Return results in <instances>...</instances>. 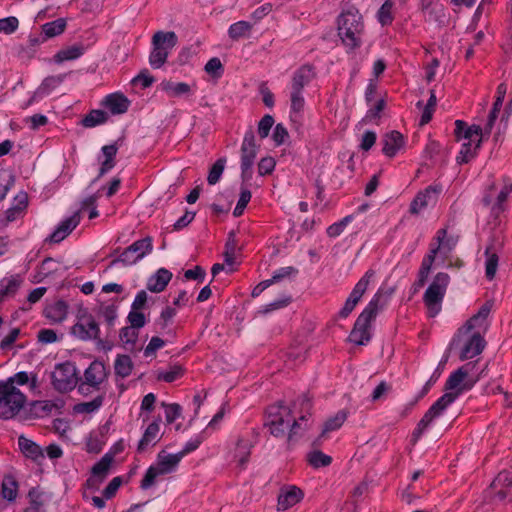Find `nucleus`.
Instances as JSON below:
<instances>
[{
  "instance_id": "1",
  "label": "nucleus",
  "mask_w": 512,
  "mask_h": 512,
  "mask_svg": "<svg viewBox=\"0 0 512 512\" xmlns=\"http://www.w3.org/2000/svg\"><path fill=\"white\" fill-rule=\"evenodd\" d=\"M474 365L467 363L456 371H454L445 383L446 390H455L453 392H446L443 394L424 414L422 419L418 422L417 427L412 433L411 441L415 444L418 439L422 436L424 431L432 424V422L440 417L447 407L452 404L456 398L464 391L471 389L472 386L478 381V378L469 382H464L469 371Z\"/></svg>"
},
{
  "instance_id": "2",
  "label": "nucleus",
  "mask_w": 512,
  "mask_h": 512,
  "mask_svg": "<svg viewBox=\"0 0 512 512\" xmlns=\"http://www.w3.org/2000/svg\"><path fill=\"white\" fill-rule=\"evenodd\" d=\"M337 24L338 35L343 44L350 49L360 47L364 23L358 10L350 8L342 12L338 17Z\"/></svg>"
},
{
  "instance_id": "3",
  "label": "nucleus",
  "mask_w": 512,
  "mask_h": 512,
  "mask_svg": "<svg viewBox=\"0 0 512 512\" xmlns=\"http://www.w3.org/2000/svg\"><path fill=\"white\" fill-rule=\"evenodd\" d=\"M382 294L378 291L365 309L361 312L355 321L354 327L349 335V341L356 345H365L371 339L370 326L375 319L378 311L383 307L384 303H380Z\"/></svg>"
},
{
  "instance_id": "4",
  "label": "nucleus",
  "mask_w": 512,
  "mask_h": 512,
  "mask_svg": "<svg viewBox=\"0 0 512 512\" xmlns=\"http://www.w3.org/2000/svg\"><path fill=\"white\" fill-rule=\"evenodd\" d=\"M450 276L445 272H438L429 284L423 295V302L427 307L428 316L433 318L439 314L442 308V301L445 297Z\"/></svg>"
},
{
  "instance_id": "5",
  "label": "nucleus",
  "mask_w": 512,
  "mask_h": 512,
  "mask_svg": "<svg viewBox=\"0 0 512 512\" xmlns=\"http://www.w3.org/2000/svg\"><path fill=\"white\" fill-rule=\"evenodd\" d=\"M26 396L11 383L0 382V418L9 420L16 417L26 403Z\"/></svg>"
},
{
  "instance_id": "6",
  "label": "nucleus",
  "mask_w": 512,
  "mask_h": 512,
  "mask_svg": "<svg viewBox=\"0 0 512 512\" xmlns=\"http://www.w3.org/2000/svg\"><path fill=\"white\" fill-rule=\"evenodd\" d=\"M292 420L291 408L281 404L267 408L264 426L274 437H284Z\"/></svg>"
},
{
  "instance_id": "7",
  "label": "nucleus",
  "mask_w": 512,
  "mask_h": 512,
  "mask_svg": "<svg viewBox=\"0 0 512 512\" xmlns=\"http://www.w3.org/2000/svg\"><path fill=\"white\" fill-rule=\"evenodd\" d=\"M71 334L82 341L97 340L103 348L104 341L100 339L99 324L86 309L79 310L77 322L71 328Z\"/></svg>"
},
{
  "instance_id": "8",
  "label": "nucleus",
  "mask_w": 512,
  "mask_h": 512,
  "mask_svg": "<svg viewBox=\"0 0 512 512\" xmlns=\"http://www.w3.org/2000/svg\"><path fill=\"white\" fill-rule=\"evenodd\" d=\"M258 149L259 146L256 144L254 132L252 130L247 131L241 145V178L244 183L252 179L253 165Z\"/></svg>"
},
{
  "instance_id": "9",
  "label": "nucleus",
  "mask_w": 512,
  "mask_h": 512,
  "mask_svg": "<svg viewBox=\"0 0 512 512\" xmlns=\"http://www.w3.org/2000/svg\"><path fill=\"white\" fill-rule=\"evenodd\" d=\"M53 387L59 392H68L73 390L77 383V369L71 362L57 364L52 373Z\"/></svg>"
},
{
  "instance_id": "10",
  "label": "nucleus",
  "mask_w": 512,
  "mask_h": 512,
  "mask_svg": "<svg viewBox=\"0 0 512 512\" xmlns=\"http://www.w3.org/2000/svg\"><path fill=\"white\" fill-rule=\"evenodd\" d=\"M153 249L152 238L147 236L143 239L137 240L130 246L124 249L117 259H114L110 266L115 265L118 262L124 265H133L145 255L149 254Z\"/></svg>"
},
{
  "instance_id": "11",
  "label": "nucleus",
  "mask_w": 512,
  "mask_h": 512,
  "mask_svg": "<svg viewBox=\"0 0 512 512\" xmlns=\"http://www.w3.org/2000/svg\"><path fill=\"white\" fill-rule=\"evenodd\" d=\"M375 272L369 269L365 275L356 283L349 297L347 298L343 308L339 312V316L342 318L348 317V315L354 310L357 303L362 298L363 294L367 290L370 280L374 277Z\"/></svg>"
},
{
  "instance_id": "12",
  "label": "nucleus",
  "mask_w": 512,
  "mask_h": 512,
  "mask_svg": "<svg viewBox=\"0 0 512 512\" xmlns=\"http://www.w3.org/2000/svg\"><path fill=\"white\" fill-rule=\"evenodd\" d=\"M304 498V492L295 485H286L280 489L277 499V509L286 511L301 502Z\"/></svg>"
},
{
  "instance_id": "13",
  "label": "nucleus",
  "mask_w": 512,
  "mask_h": 512,
  "mask_svg": "<svg viewBox=\"0 0 512 512\" xmlns=\"http://www.w3.org/2000/svg\"><path fill=\"white\" fill-rule=\"evenodd\" d=\"M440 192V186H428L423 191H420L410 204V213L418 214L429 205L435 204Z\"/></svg>"
},
{
  "instance_id": "14",
  "label": "nucleus",
  "mask_w": 512,
  "mask_h": 512,
  "mask_svg": "<svg viewBox=\"0 0 512 512\" xmlns=\"http://www.w3.org/2000/svg\"><path fill=\"white\" fill-rule=\"evenodd\" d=\"M112 461V456L106 454L92 467V475L86 481V486L88 488L95 490L99 488L100 484L105 480L109 473Z\"/></svg>"
},
{
  "instance_id": "15",
  "label": "nucleus",
  "mask_w": 512,
  "mask_h": 512,
  "mask_svg": "<svg viewBox=\"0 0 512 512\" xmlns=\"http://www.w3.org/2000/svg\"><path fill=\"white\" fill-rule=\"evenodd\" d=\"M501 248L502 243L497 241L495 236H492L489 244L485 249V275L489 280H492L495 277L499 261L498 252L501 250Z\"/></svg>"
},
{
  "instance_id": "16",
  "label": "nucleus",
  "mask_w": 512,
  "mask_h": 512,
  "mask_svg": "<svg viewBox=\"0 0 512 512\" xmlns=\"http://www.w3.org/2000/svg\"><path fill=\"white\" fill-rule=\"evenodd\" d=\"M485 347L486 341L484 337L479 332H474L464 342L459 358L462 361L472 359L481 354Z\"/></svg>"
},
{
  "instance_id": "17",
  "label": "nucleus",
  "mask_w": 512,
  "mask_h": 512,
  "mask_svg": "<svg viewBox=\"0 0 512 512\" xmlns=\"http://www.w3.org/2000/svg\"><path fill=\"white\" fill-rule=\"evenodd\" d=\"M106 367L103 362L95 360L84 371V382L88 383L94 390H99L100 385L107 378Z\"/></svg>"
},
{
  "instance_id": "18",
  "label": "nucleus",
  "mask_w": 512,
  "mask_h": 512,
  "mask_svg": "<svg viewBox=\"0 0 512 512\" xmlns=\"http://www.w3.org/2000/svg\"><path fill=\"white\" fill-rule=\"evenodd\" d=\"M447 236V230L442 228L438 230L435 240L437 241V245L430 249L429 254L424 257L421 263V267L418 272V277L423 278L425 280L428 279L429 273L431 271V267L435 261L437 253L440 251V247L443 243V239Z\"/></svg>"
},
{
  "instance_id": "19",
  "label": "nucleus",
  "mask_w": 512,
  "mask_h": 512,
  "mask_svg": "<svg viewBox=\"0 0 512 512\" xmlns=\"http://www.w3.org/2000/svg\"><path fill=\"white\" fill-rule=\"evenodd\" d=\"M316 76L315 68L311 64L300 66L292 76L291 90L302 92L303 88L308 85Z\"/></svg>"
},
{
  "instance_id": "20",
  "label": "nucleus",
  "mask_w": 512,
  "mask_h": 512,
  "mask_svg": "<svg viewBox=\"0 0 512 512\" xmlns=\"http://www.w3.org/2000/svg\"><path fill=\"white\" fill-rule=\"evenodd\" d=\"M79 222L80 211H77L58 225L54 232L49 236V241L51 243L61 242L77 227Z\"/></svg>"
},
{
  "instance_id": "21",
  "label": "nucleus",
  "mask_w": 512,
  "mask_h": 512,
  "mask_svg": "<svg viewBox=\"0 0 512 512\" xmlns=\"http://www.w3.org/2000/svg\"><path fill=\"white\" fill-rule=\"evenodd\" d=\"M491 487L496 490V496L500 500L506 498L512 500V476L509 472H500L493 480Z\"/></svg>"
},
{
  "instance_id": "22",
  "label": "nucleus",
  "mask_w": 512,
  "mask_h": 512,
  "mask_svg": "<svg viewBox=\"0 0 512 512\" xmlns=\"http://www.w3.org/2000/svg\"><path fill=\"white\" fill-rule=\"evenodd\" d=\"M383 153L388 157H394L396 153L404 146V137L398 131L386 133L382 138Z\"/></svg>"
},
{
  "instance_id": "23",
  "label": "nucleus",
  "mask_w": 512,
  "mask_h": 512,
  "mask_svg": "<svg viewBox=\"0 0 512 512\" xmlns=\"http://www.w3.org/2000/svg\"><path fill=\"white\" fill-rule=\"evenodd\" d=\"M159 424L157 421H153L148 425L146 428L142 438L140 439L137 451L138 453L145 452L149 447L155 446L158 441L161 439V436L159 435Z\"/></svg>"
},
{
  "instance_id": "24",
  "label": "nucleus",
  "mask_w": 512,
  "mask_h": 512,
  "mask_svg": "<svg viewBox=\"0 0 512 512\" xmlns=\"http://www.w3.org/2000/svg\"><path fill=\"white\" fill-rule=\"evenodd\" d=\"M103 105L114 115L124 114L130 105V101L121 93H112L103 100Z\"/></svg>"
},
{
  "instance_id": "25",
  "label": "nucleus",
  "mask_w": 512,
  "mask_h": 512,
  "mask_svg": "<svg viewBox=\"0 0 512 512\" xmlns=\"http://www.w3.org/2000/svg\"><path fill=\"white\" fill-rule=\"evenodd\" d=\"M181 459L182 454H168L164 450H162L159 452L157 456V464L155 465V467L163 475L169 474L175 470Z\"/></svg>"
},
{
  "instance_id": "26",
  "label": "nucleus",
  "mask_w": 512,
  "mask_h": 512,
  "mask_svg": "<svg viewBox=\"0 0 512 512\" xmlns=\"http://www.w3.org/2000/svg\"><path fill=\"white\" fill-rule=\"evenodd\" d=\"M171 278L172 273L169 270L160 268L148 279L147 289L154 293H160L166 288Z\"/></svg>"
},
{
  "instance_id": "27",
  "label": "nucleus",
  "mask_w": 512,
  "mask_h": 512,
  "mask_svg": "<svg viewBox=\"0 0 512 512\" xmlns=\"http://www.w3.org/2000/svg\"><path fill=\"white\" fill-rule=\"evenodd\" d=\"M177 42L178 37L173 31H157L152 37V45L159 47L168 54L176 46Z\"/></svg>"
},
{
  "instance_id": "28",
  "label": "nucleus",
  "mask_w": 512,
  "mask_h": 512,
  "mask_svg": "<svg viewBox=\"0 0 512 512\" xmlns=\"http://www.w3.org/2000/svg\"><path fill=\"white\" fill-rule=\"evenodd\" d=\"M64 78V74L46 77L42 81L41 85L38 87L34 95L29 99L27 106L32 104L36 100L37 95H46L50 93L52 90H54L56 87H58L64 81Z\"/></svg>"
},
{
  "instance_id": "29",
  "label": "nucleus",
  "mask_w": 512,
  "mask_h": 512,
  "mask_svg": "<svg viewBox=\"0 0 512 512\" xmlns=\"http://www.w3.org/2000/svg\"><path fill=\"white\" fill-rule=\"evenodd\" d=\"M308 429V418H306L305 414L299 416L298 419H295L292 416V420L289 426V432L287 434V443L291 444L298 440L300 436L303 435L304 431Z\"/></svg>"
},
{
  "instance_id": "30",
  "label": "nucleus",
  "mask_w": 512,
  "mask_h": 512,
  "mask_svg": "<svg viewBox=\"0 0 512 512\" xmlns=\"http://www.w3.org/2000/svg\"><path fill=\"white\" fill-rule=\"evenodd\" d=\"M67 312H68V305L66 304L65 301H57L51 305H48L45 309H44V315L47 319H49L50 321H52L53 323H60L62 322L66 316H67Z\"/></svg>"
},
{
  "instance_id": "31",
  "label": "nucleus",
  "mask_w": 512,
  "mask_h": 512,
  "mask_svg": "<svg viewBox=\"0 0 512 512\" xmlns=\"http://www.w3.org/2000/svg\"><path fill=\"white\" fill-rule=\"evenodd\" d=\"M160 88L171 97H180L191 93V87L184 82L174 83L169 80H163Z\"/></svg>"
},
{
  "instance_id": "32",
  "label": "nucleus",
  "mask_w": 512,
  "mask_h": 512,
  "mask_svg": "<svg viewBox=\"0 0 512 512\" xmlns=\"http://www.w3.org/2000/svg\"><path fill=\"white\" fill-rule=\"evenodd\" d=\"M85 52L83 44H75L73 46L61 49L54 56L56 63H62L64 61H71L81 57Z\"/></svg>"
},
{
  "instance_id": "33",
  "label": "nucleus",
  "mask_w": 512,
  "mask_h": 512,
  "mask_svg": "<svg viewBox=\"0 0 512 512\" xmlns=\"http://www.w3.org/2000/svg\"><path fill=\"white\" fill-rule=\"evenodd\" d=\"M18 445L22 453L33 460L43 457V453L39 445L23 435L18 438Z\"/></svg>"
},
{
  "instance_id": "34",
  "label": "nucleus",
  "mask_w": 512,
  "mask_h": 512,
  "mask_svg": "<svg viewBox=\"0 0 512 512\" xmlns=\"http://www.w3.org/2000/svg\"><path fill=\"white\" fill-rule=\"evenodd\" d=\"M420 9L427 14L428 21H441L444 16L442 6L435 4L434 0H420Z\"/></svg>"
},
{
  "instance_id": "35",
  "label": "nucleus",
  "mask_w": 512,
  "mask_h": 512,
  "mask_svg": "<svg viewBox=\"0 0 512 512\" xmlns=\"http://www.w3.org/2000/svg\"><path fill=\"white\" fill-rule=\"evenodd\" d=\"M251 448L252 444L249 440H245L243 438L238 439L234 457L241 468H244L247 464L250 457Z\"/></svg>"
},
{
  "instance_id": "36",
  "label": "nucleus",
  "mask_w": 512,
  "mask_h": 512,
  "mask_svg": "<svg viewBox=\"0 0 512 512\" xmlns=\"http://www.w3.org/2000/svg\"><path fill=\"white\" fill-rule=\"evenodd\" d=\"M481 146V138L477 139V141L474 142H467L462 145V148L459 152V155L457 156V162L459 164L468 163L471 159H473L476 154L477 150Z\"/></svg>"
},
{
  "instance_id": "37",
  "label": "nucleus",
  "mask_w": 512,
  "mask_h": 512,
  "mask_svg": "<svg viewBox=\"0 0 512 512\" xmlns=\"http://www.w3.org/2000/svg\"><path fill=\"white\" fill-rule=\"evenodd\" d=\"M346 419L347 412L345 410L338 411L333 417H330L325 421L320 437H325L327 433L339 429Z\"/></svg>"
},
{
  "instance_id": "38",
  "label": "nucleus",
  "mask_w": 512,
  "mask_h": 512,
  "mask_svg": "<svg viewBox=\"0 0 512 512\" xmlns=\"http://www.w3.org/2000/svg\"><path fill=\"white\" fill-rule=\"evenodd\" d=\"M133 370V362L128 355H118L114 363L115 374L121 378L128 377Z\"/></svg>"
},
{
  "instance_id": "39",
  "label": "nucleus",
  "mask_w": 512,
  "mask_h": 512,
  "mask_svg": "<svg viewBox=\"0 0 512 512\" xmlns=\"http://www.w3.org/2000/svg\"><path fill=\"white\" fill-rule=\"evenodd\" d=\"M139 336V330L131 326L123 327L120 330L119 338L126 349L133 351Z\"/></svg>"
},
{
  "instance_id": "40",
  "label": "nucleus",
  "mask_w": 512,
  "mask_h": 512,
  "mask_svg": "<svg viewBox=\"0 0 512 512\" xmlns=\"http://www.w3.org/2000/svg\"><path fill=\"white\" fill-rule=\"evenodd\" d=\"M108 120V114L103 110H92L81 121L82 125L87 128H92L97 125L103 124Z\"/></svg>"
},
{
  "instance_id": "41",
  "label": "nucleus",
  "mask_w": 512,
  "mask_h": 512,
  "mask_svg": "<svg viewBox=\"0 0 512 512\" xmlns=\"http://www.w3.org/2000/svg\"><path fill=\"white\" fill-rule=\"evenodd\" d=\"M66 22L64 19L59 18L57 20L45 23L42 26V31L47 38L55 37L64 32Z\"/></svg>"
},
{
  "instance_id": "42",
  "label": "nucleus",
  "mask_w": 512,
  "mask_h": 512,
  "mask_svg": "<svg viewBox=\"0 0 512 512\" xmlns=\"http://www.w3.org/2000/svg\"><path fill=\"white\" fill-rule=\"evenodd\" d=\"M308 462L314 468L329 466L332 462V458L329 455L324 454L320 450H315L308 455Z\"/></svg>"
},
{
  "instance_id": "43",
  "label": "nucleus",
  "mask_w": 512,
  "mask_h": 512,
  "mask_svg": "<svg viewBox=\"0 0 512 512\" xmlns=\"http://www.w3.org/2000/svg\"><path fill=\"white\" fill-rule=\"evenodd\" d=\"M226 164V158H219L211 167L208 173L207 181L210 185H215L221 178Z\"/></svg>"
},
{
  "instance_id": "44",
  "label": "nucleus",
  "mask_w": 512,
  "mask_h": 512,
  "mask_svg": "<svg viewBox=\"0 0 512 512\" xmlns=\"http://www.w3.org/2000/svg\"><path fill=\"white\" fill-rule=\"evenodd\" d=\"M251 30V24L246 21H239L234 23L229 28V36L237 40L239 38L245 37L249 34Z\"/></svg>"
},
{
  "instance_id": "45",
  "label": "nucleus",
  "mask_w": 512,
  "mask_h": 512,
  "mask_svg": "<svg viewBox=\"0 0 512 512\" xmlns=\"http://www.w3.org/2000/svg\"><path fill=\"white\" fill-rule=\"evenodd\" d=\"M504 186L501 189L500 193L497 196L496 203L493 206V211L497 210L498 212L503 211L502 204L507 200L508 195L512 192V181L505 177L503 179Z\"/></svg>"
},
{
  "instance_id": "46",
  "label": "nucleus",
  "mask_w": 512,
  "mask_h": 512,
  "mask_svg": "<svg viewBox=\"0 0 512 512\" xmlns=\"http://www.w3.org/2000/svg\"><path fill=\"white\" fill-rule=\"evenodd\" d=\"M104 396L99 395L92 401L79 403L75 406V411L79 413H92L98 410L103 404Z\"/></svg>"
},
{
  "instance_id": "47",
  "label": "nucleus",
  "mask_w": 512,
  "mask_h": 512,
  "mask_svg": "<svg viewBox=\"0 0 512 512\" xmlns=\"http://www.w3.org/2000/svg\"><path fill=\"white\" fill-rule=\"evenodd\" d=\"M184 374V369L181 365H173L167 371L160 372L157 376L158 380H163L171 383L180 378Z\"/></svg>"
},
{
  "instance_id": "48",
  "label": "nucleus",
  "mask_w": 512,
  "mask_h": 512,
  "mask_svg": "<svg viewBox=\"0 0 512 512\" xmlns=\"http://www.w3.org/2000/svg\"><path fill=\"white\" fill-rule=\"evenodd\" d=\"M168 55V53L164 52L159 47L153 46L149 56V63L154 69H158L165 64Z\"/></svg>"
},
{
  "instance_id": "49",
  "label": "nucleus",
  "mask_w": 512,
  "mask_h": 512,
  "mask_svg": "<svg viewBox=\"0 0 512 512\" xmlns=\"http://www.w3.org/2000/svg\"><path fill=\"white\" fill-rule=\"evenodd\" d=\"M17 482L12 477H7L2 483V495L3 498L12 501L17 495Z\"/></svg>"
},
{
  "instance_id": "50",
  "label": "nucleus",
  "mask_w": 512,
  "mask_h": 512,
  "mask_svg": "<svg viewBox=\"0 0 512 512\" xmlns=\"http://www.w3.org/2000/svg\"><path fill=\"white\" fill-rule=\"evenodd\" d=\"M299 406V412L300 414H305L306 418L311 415L312 410V400L310 397H308L307 394H303L300 396L296 401H294L291 405L293 409H297Z\"/></svg>"
},
{
  "instance_id": "51",
  "label": "nucleus",
  "mask_w": 512,
  "mask_h": 512,
  "mask_svg": "<svg viewBox=\"0 0 512 512\" xmlns=\"http://www.w3.org/2000/svg\"><path fill=\"white\" fill-rule=\"evenodd\" d=\"M18 204L9 208L6 211V218L8 221H14L21 211L27 206V195L21 194L17 196Z\"/></svg>"
},
{
  "instance_id": "52",
  "label": "nucleus",
  "mask_w": 512,
  "mask_h": 512,
  "mask_svg": "<svg viewBox=\"0 0 512 512\" xmlns=\"http://www.w3.org/2000/svg\"><path fill=\"white\" fill-rule=\"evenodd\" d=\"M99 315L104 318L109 327H112L117 318V307L115 305H102L99 308Z\"/></svg>"
},
{
  "instance_id": "53",
  "label": "nucleus",
  "mask_w": 512,
  "mask_h": 512,
  "mask_svg": "<svg viewBox=\"0 0 512 512\" xmlns=\"http://www.w3.org/2000/svg\"><path fill=\"white\" fill-rule=\"evenodd\" d=\"M491 311V305L488 304V303H485L478 311L477 314H475L473 317H471L464 325V329H466L467 331H471L475 325H474V322L482 319V320H485L489 313Z\"/></svg>"
},
{
  "instance_id": "54",
  "label": "nucleus",
  "mask_w": 512,
  "mask_h": 512,
  "mask_svg": "<svg viewBox=\"0 0 512 512\" xmlns=\"http://www.w3.org/2000/svg\"><path fill=\"white\" fill-rule=\"evenodd\" d=\"M251 192L247 188H242L239 200L237 202L236 207L234 208L233 215L235 217H239L243 214L246 206L248 205L251 199Z\"/></svg>"
},
{
  "instance_id": "55",
  "label": "nucleus",
  "mask_w": 512,
  "mask_h": 512,
  "mask_svg": "<svg viewBox=\"0 0 512 512\" xmlns=\"http://www.w3.org/2000/svg\"><path fill=\"white\" fill-rule=\"evenodd\" d=\"M176 315V310L172 307H166L163 309V311L160 314V317L158 320H156L155 324L157 327H159L160 330H165L174 316Z\"/></svg>"
},
{
  "instance_id": "56",
  "label": "nucleus",
  "mask_w": 512,
  "mask_h": 512,
  "mask_svg": "<svg viewBox=\"0 0 512 512\" xmlns=\"http://www.w3.org/2000/svg\"><path fill=\"white\" fill-rule=\"evenodd\" d=\"M205 72L215 78L221 77L223 74V65L219 58H211L205 65Z\"/></svg>"
},
{
  "instance_id": "57",
  "label": "nucleus",
  "mask_w": 512,
  "mask_h": 512,
  "mask_svg": "<svg viewBox=\"0 0 512 512\" xmlns=\"http://www.w3.org/2000/svg\"><path fill=\"white\" fill-rule=\"evenodd\" d=\"M159 475H163V474L160 473L159 470L155 466H150L147 469L145 476L143 477V479L141 481L140 487L143 490L150 488L152 485H154L155 480Z\"/></svg>"
},
{
  "instance_id": "58",
  "label": "nucleus",
  "mask_w": 512,
  "mask_h": 512,
  "mask_svg": "<svg viewBox=\"0 0 512 512\" xmlns=\"http://www.w3.org/2000/svg\"><path fill=\"white\" fill-rule=\"evenodd\" d=\"M162 406L165 407V418L168 424L173 423L177 418L181 416L182 408L177 403L165 404L162 403Z\"/></svg>"
},
{
  "instance_id": "59",
  "label": "nucleus",
  "mask_w": 512,
  "mask_h": 512,
  "mask_svg": "<svg viewBox=\"0 0 512 512\" xmlns=\"http://www.w3.org/2000/svg\"><path fill=\"white\" fill-rule=\"evenodd\" d=\"M127 320L130 323L129 326L136 328L138 330L140 328L144 327L146 324L145 315L139 310L131 309V311L129 312V314L127 316Z\"/></svg>"
},
{
  "instance_id": "60",
  "label": "nucleus",
  "mask_w": 512,
  "mask_h": 512,
  "mask_svg": "<svg viewBox=\"0 0 512 512\" xmlns=\"http://www.w3.org/2000/svg\"><path fill=\"white\" fill-rule=\"evenodd\" d=\"M21 284V280L17 276L11 277L5 286L1 285L0 288V300L7 296L13 295L17 291Z\"/></svg>"
},
{
  "instance_id": "61",
  "label": "nucleus",
  "mask_w": 512,
  "mask_h": 512,
  "mask_svg": "<svg viewBox=\"0 0 512 512\" xmlns=\"http://www.w3.org/2000/svg\"><path fill=\"white\" fill-rule=\"evenodd\" d=\"M298 270L295 267L288 266V267H282L274 272L272 278L268 279L271 284H274L276 282H279L283 280L284 278L295 276L297 275Z\"/></svg>"
},
{
  "instance_id": "62",
  "label": "nucleus",
  "mask_w": 512,
  "mask_h": 512,
  "mask_svg": "<svg viewBox=\"0 0 512 512\" xmlns=\"http://www.w3.org/2000/svg\"><path fill=\"white\" fill-rule=\"evenodd\" d=\"M351 220H352V216L348 215V216L344 217L341 221L330 225L327 228V235L329 237L339 236L344 231L345 227Z\"/></svg>"
},
{
  "instance_id": "63",
  "label": "nucleus",
  "mask_w": 512,
  "mask_h": 512,
  "mask_svg": "<svg viewBox=\"0 0 512 512\" xmlns=\"http://www.w3.org/2000/svg\"><path fill=\"white\" fill-rule=\"evenodd\" d=\"M392 2L390 0L385 1V3L380 7L378 11V19L382 25H387L392 22Z\"/></svg>"
},
{
  "instance_id": "64",
  "label": "nucleus",
  "mask_w": 512,
  "mask_h": 512,
  "mask_svg": "<svg viewBox=\"0 0 512 512\" xmlns=\"http://www.w3.org/2000/svg\"><path fill=\"white\" fill-rule=\"evenodd\" d=\"M30 499V507L35 511L41 512V508L43 507V493L38 488H32L28 493Z\"/></svg>"
}]
</instances>
